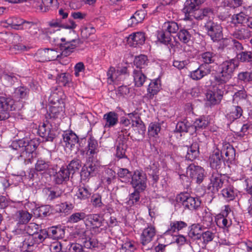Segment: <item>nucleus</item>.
I'll return each instance as SVG.
<instances>
[{"mask_svg": "<svg viewBox=\"0 0 252 252\" xmlns=\"http://www.w3.org/2000/svg\"><path fill=\"white\" fill-rule=\"evenodd\" d=\"M63 112L61 106H51L46 116L47 123H43L39 126L38 133L40 136L46 141H53L56 136V132L53 128V124H58L60 116Z\"/></svg>", "mask_w": 252, "mask_h": 252, "instance_id": "nucleus-1", "label": "nucleus"}, {"mask_svg": "<svg viewBox=\"0 0 252 252\" xmlns=\"http://www.w3.org/2000/svg\"><path fill=\"white\" fill-rule=\"evenodd\" d=\"M61 40L62 43H60V47L61 52L54 49H46L47 61L57 60L60 58V56H69L81 43L79 38L66 41L65 38H62Z\"/></svg>", "mask_w": 252, "mask_h": 252, "instance_id": "nucleus-2", "label": "nucleus"}, {"mask_svg": "<svg viewBox=\"0 0 252 252\" xmlns=\"http://www.w3.org/2000/svg\"><path fill=\"white\" fill-rule=\"evenodd\" d=\"M239 64V62L236 59L222 62L219 66L220 71L215 77L216 82L219 85L226 83L232 78Z\"/></svg>", "mask_w": 252, "mask_h": 252, "instance_id": "nucleus-3", "label": "nucleus"}, {"mask_svg": "<svg viewBox=\"0 0 252 252\" xmlns=\"http://www.w3.org/2000/svg\"><path fill=\"white\" fill-rule=\"evenodd\" d=\"M177 205H182L185 209L190 210H197L201 205L198 198L192 197L187 192H182L176 197Z\"/></svg>", "mask_w": 252, "mask_h": 252, "instance_id": "nucleus-4", "label": "nucleus"}, {"mask_svg": "<svg viewBox=\"0 0 252 252\" xmlns=\"http://www.w3.org/2000/svg\"><path fill=\"white\" fill-rule=\"evenodd\" d=\"M15 110V101L12 97L0 93V121L7 119L8 113Z\"/></svg>", "mask_w": 252, "mask_h": 252, "instance_id": "nucleus-5", "label": "nucleus"}, {"mask_svg": "<svg viewBox=\"0 0 252 252\" xmlns=\"http://www.w3.org/2000/svg\"><path fill=\"white\" fill-rule=\"evenodd\" d=\"M228 183V180L224 174L220 173L218 171H213L207 189L211 192L216 193Z\"/></svg>", "mask_w": 252, "mask_h": 252, "instance_id": "nucleus-6", "label": "nucleus"}, {"mask_svg": "<svg viewBox=\"0 0 252 252\" xmlns=\"http://www.w3.org/2000/svg\"><path fill=\"white\" fill-rule=\"evenodd\" d=\"M130 182L135 190L143 191L147 188V176L143 171L136 170L133 174Z\"/></svg>", "mask_w": 252, "mask_h": 252, "instance_id": "nucleus-7", "label": "nucleus"}, {"mask_svg": "<svg viewBox=\"0 0 252 252\" xmlns=\"http://www.w3.org/2000/svg\"><path fill=\"white\" fill-rule=\"evenodd\" d=\"M13 147L16 150H18V148H21L22 152V156L25 155L29 154V157L31 155V157H32V153L36 149V145L35 141L33 140H28L27 139H22L19 140L13 143Z\"/></svg>", "mask_w": 252, "mask_h": 252, "instance_id": "nucleus-8", "label": "nucleus"}, {"mask_svg": "<svg viewBox=\"0 0 252 252\" xmlns=\"http://www.w3.org/2000/svg\"><path fill=\"white\" fill-rule=\"evenodd\" d=\"M213 11L211 9L207 8L201 9H200L199 7L198 8H196L189 12L188 14H185L184 20L185 21H192L193 18L197 20H201L204 17H207L213 18Z\"/></svg>", "mask_w": 252, "mask_h": 252, "instance_id": "nucleus-9", "label": "nucleus"}, {"mask_svg": "<svg viewBox=\"0 0 252 252\" xmlns=\"http://www.w3.org/2000/svg\"><path fill=\"white\" fill-rule=\"evenodd\" d=\"M205 27L208 34L213 41H218L222 38V27L220 25L209 20L206 23Z\"/></svg>", "mask_w": 252, "mask_h": 252, "instance_id": "nucleus-10", "label": "nucleus"}, {"mask_svg": "<svg viewBox=\"0 0 252 252\" xmlns=\"http://www.w3.org/2000/svg\"><path fill=\"white\" fill-rule=\"evenodd\" d=\"M85 158L86 159V164L82 168L81 175H84L86 177L93 176L99 167L97 158Z\"/></svg>", "mask_w": 252, "mask_h": 252, "instance_id": "nucleus-11", "label": "nucleus"}, {"mask_svg": "<svg viewBox=\"0 0 252 252\" xmlns=\"http://www.w3.org/2000/svg\"><path fill=\"white\" fill-rule=\"evenodd\" d=\"M127 73V68L126 66L118 67L116 69L110 67L107 72L108 82L111 84L116 83L123 79V76Z\"/></svg>", "mask_w": 252, "mask_h": 252, "instance_id": "nucleus-12", "label": "nucleus"}, {"mask_svg": "<svg viewBox=\"0 0 252 252\" xmlns=\"http://www.w3.org/2000/svg\"><path fill=\"white\" fill-rule=\"evenodd\" d=\"M57 165H53L50 161L42 158H39L35 164V170L42 174L46 173L50 176L56 172Z\"/></svg>", "mask_w": 252, "mask_h": 252, "instance_id": "nucleus-13", "label": "nucleus"}, {"mask_svg": "<svg viewBox=\"0 0 252 252\" xmlns=\"http://www.w3.org/2000/svg\"><path fill=\"white\" fill-rule=\"evenodd\" d=\"M186 174L197 183L200 184L204 177V170L199 166L190 164L187 168Z\"/></svg>", "mask_w": 252, "mask_h": 252, "instance_id": "nucleus-14", "label": "nucleus"}, {"mask_svg": "<svg viewBox=\"0 0 252 252\" xmlns=\"http://www.w3.org/2000/svg\"><path fill=\"white\" fill-rule=\"evenodd\" d=\"M123 133V131H122L121 133L119 134L117 139L118 144L116 146V156L119 159L127 158L126 152L127 147L126 142L128 134L125 136Z\"/></svg>", "mask_w": 252, "mask_h": 252, "instance_id": "nucleus-15", "label": "nucleus"}, {"mask_svg": "<svg viewBox=\"0 0 252 252\" xmlns=\"http://www.w3.org/2000/svg\"><path fill=\"white\" fill-rule=\"evenodd\" d=\"M87 143L85 150L81 151L82 155L85 157L97 158L99 148L97 141L91 137L88 140Z\"/></svg>", "mask_w": 252, "mask_h": 252, "instance_id": "nucleus-16", "label": "nucleus"}, {"mask_svg": "<svg viewBox=\"0 0 252 252\" xmlns=\"http://www.w3.org/2000/svg\"><path fill=\"white\" fill-rule=\"evenodd\" d=\"M187 226V223L183 221H172L170 223L168 229L165 232V234L172 236H184V235L180 234V231L186 228Z\"/></svg>", "mask_w": 252, "mask_h": 252, "instance_id": "nucleus-17", "label": "nucleus"}, {"mask_svg": "<svg viewBox=\"0 0 252 252\" xmlns=\"http://www.w3.org/2000/svg\"><path fill=\"white\" fill-rule=\"evenodd\" d=\"M211 67L205 64H201L195 70L190 71L189 76L193 80L198 81L211 73Z\"/></svg>", "mask_w": 252, "mask_h": 252, "instance_id": "nucleus-18", "label": "nucleus"}, {"mask_svg": "<svg viewBox=\"0 0 252 252\" xmlns=\"http://www.w3.org/2000/svg\"><path fill=\"white\" fill-rule=\"evenodd\" d=\"M209 162L211 167L213 169H219L224 164V159L221 151L216 148L210 155Z\"/></svg>", "mask_w": 252, "mask_h": 252, "instance_id": "nucleus-19", "label": "nucleus"}, {"mask_svg": "<svg viewBox=\"0 0 252 252\" xmlns=\"http://www.w3.org/2000/svg\"><path fill=\"white\" fill-rule=\"evenodd\" d=\"M196 214L201 219L204 225L210 226L213 223V218L212 214L207 207L201 206L196 211Z\"/></svg>", "mask_w": 252, "mask_h": 252, "instance_id": "nucleus-20", "label": "nucleus"}, {"mask_svg": "<svg viewBox=\"0 0 252 252\" xmlns=\"http://www.w3.org/2000/svg\"><path fill=\"white\" fill-rule=\"evenodd\" d=\"M213 233L209 230L202 228L199 224H193L189 227V236H195L200 235L202 236H212Z\"/></svg>", "mask_w": 252, "mask_h": 252, "instance_id": "nucleus-21", "label": "nucleus"}, {"mask_svg": "<svg viewBox=\"0 0 252 252\" xmlns=\"http://www.w3.org/2000/svg\"><path fill=\"white\" fill-rule=\"evenodd\" d=\"M146 36L144 32H133L128 37V43L131 46L136 47L143 45L145 41Z\"/></svg>", "mask_w": 252, "mask_h": 252, "instance_id": "nucleus-22", "label": "nucleus"}, {"mask_svg": "<svg viewBox=\"0 0 252 252\" xmlns=\"http://www.w3.org/2000/svg\"><path fill=\"white\" fill-rule=\"evenodd\" d=\"M243 111L242 108L238 105H233L226 111V118L230 122H234L242 115Z\"/></svg>", "mask_w": 252, "mask_h": 252, "instance_id": "nucleus-23", "label": "nucleus"}, {"mask_svg": "<svg viewBox=\"0 0 252 252\" xmlns=\"http://www.w3.org/2000/svg\"><path fill=\"white\" fill-rule=\"evenodd\" d=\"M63 144L65 148L71 149L78 142V137L72 131L65 132L63 135Z\"/></svg>", "mask_w": 252, "mask_h": 252, "instance_id": "nucleus-24", "label": "nucleus"}, {"mask_svg": "<svg viewBox=\"0 0 252 252\" xmlns=\"http://www.w3.org/2000/svg\"><path fill=\"white\" fill-rule=\"evenodd\" d=\"M103 120L104 128L114 127L118 123V115L114 111L109 112L103 115Z\"/></svg>", "mask_w": 252, "mask_h": 252, "instance_id": "nucleus-25", "label": "nucleus"}, {"mask_svg": "<svg viewBox=\"0 0 252 252\" xmlns=\"http://www.w3.org/2000/svg\"><path fill=\"white\" fill-rule=\"evenodd\" d=\"M70 171H69L65 166H63L58 172H56L53 175L54 176V181L57 184H61L63 182H66L69 180Z\"/></svg>", "mask_w": 252, "mask_h": 252, "instance_id": "nucleus-26", "label": "nucleus"}, {"mask_svg": "<svg viewBox=\"0 0 252 252\" xmlns=\"http://www.w3.org/2000/svg\"><path fill=\"white\" fill-rule=\"evenodd\" d=\"M65 228L61 225L53 226L48 228V230H40V233L38 236H42L43 235H56L57 236H63L65 234Z\"/></svg>", "mask_w": 252, "mask_h": 252, "instance_id": "nucleus-27", "label": "nucleus"}, {"mask_svg": "<svg viewBox=\"0 0 252 252\" xmlns=\"http://www.w3.org/2000/svg\"><path fill=\"white\" fill-rule=\"evenodd\" d=\"M223 187L221 191L223 197L227 201L233 200L237 196V190L229 183Z\"/></svg>", "mask_w": 252, "mask_h": 252, "instance_id": "nucleus-28", "label": "nucleus"}, {"mask_svg": "<svg viewBox=\"0 0 252 252\" xmlns=\"http://www.w3.org/2000/svg\"><path fill=\"white\" fill-rule=\"evenodd\" d=\"M223 94V91L221 89H219L216 92L208 91L206 94V99L210 104L215 105L220 101Z\"/></svg>", "mask_w": 252, "mask_h": 252, "instance_id": "nucleus-29", "label": "nucleus"}, {"mask_svg": "<svg viewBox=\"0 0 252 252\" xmlns=\"http://www.w3.org/2000/svg\"><path fill=\"white\" fill-rule=\"evenodd\" d=\"M85 223L91 228H98L101 224V219L98 214L86 215Z\"/></svg>", "mask_w": 252, "mask_h": 252, "instance_id": "nucleus-30", "label": "nucleus"}, {"mask_svg": "<svg viewBox=\"0 0 252 252\" xmlns=\"http://www.w3.org/2000/svg\"><path fill=\"white\" fill-rule=\"evenodd\" d=\"M54 0H41V3H40L38 0H34L33 6L40 12H47L51 9Z\"/></svg>", "mask_w": 252, "mask_h": 252, "instance_id": "nucleus-31", "label": "nucleus"}, {"mask_svg": "<svg viewBox=\"0 0 252 252\" xmlns=\"http://www.w3.org/2000/svg\"><path fill=\"white\" fill-rule=\"evenodd\" d=\"M209 124V118L208 116H202L196 119L191 127L193 133L197 132L200 129L205 128Z\"/></svg>", "mask_w": 252, "mask_h": 252, "instance_id": "nucleus-32", "label": "nucleus"}, {"mask_svg": "<svg viewBox=\"0 0 252 252\" xmlns=\"http://www.w3.org/2000/svg\"><path fill=\"white\" fill-rule=\"evenodd\" d=\"M252 32L249 28L244 26L236 29L232 33V35L234 38L238 39L245 40L251 37Z\"/></svg>", "mask_w": 252, "mask_h": 252, "instance_id": "nucleus-33", "label": "nucleus"}, {"mask_svg": "<svg viewBox=\"0 0 252 252\" xmlns=\"http://www.w3.org/2000/svg\"><path fill=\"white\" fill-rule=\"evenodd\" d=\"M15 217L18 223L26 224L30 221L32 217V215L27 211L20 210L16 213Z\"/></svg>", "mask_w": 252, "mask_h": 252, "instance_id": "nucleus-34", "label": "nucleus"}, {"mask_svg": "<svg viewBox=\"0 0 252 252\" xmlns=\"http://www.w3.org/2000/svg\"><path fill=\"white\" fill-rule=\"evenodd\" d=\"M23 23V19L16 17H11L2 21L1 24L5 27H11L14 29L20 30L21 25Z\"/></svg>", "mask_w": 252, "mask_h": 252, "instance_id": "nucleus-35", "label": "nucleus"}, {"mask_svg": "<svg viewBox=\"0 0 252 252\" xmlns=\"http://www.w3.org/2000/svg\"><path fill=\"white\" fill-rule=\"evenodd\" d=\"M161 88L160 80L159 79H156L152 80L148 86L147 89L148 94H149V97L152 98L153 97L157 94Z\"/></svg>", "mask_w": 252, "mask_h": 252, "instance_id": "nucleus-36", "label": "nucleus"}, {"mask_svg": "<svg viewBox=\"0 0 252 252\" xmlns=\"http://www.w3.org/2000/svg\"><path fill=\"white\" fill-rule=\"evenodd\" d=\"M92 193V189L88 186H80L75 194L77 198L80 200H85L88 199Z\"/></svg>", "mask_w": 252, "mask_h": 252, "instance_id": "nucleus-37", "label": "nucleus"}, {"mask_svg": "<svg viewBox=\"0 0 252 252\" xmlns=\"http://www.w3.org/2000/svg\"><path fill=\"white\" fill-rule=\"evenodd\" d=\"M133 77L135 85L137 87H140L143 86L147 79V77L142 70L139 69H135L133 70Z\"/></svg>", "mask_w": 252, "mask_h": 252, "instance_id": "nucleus-38", "label": "nucleus"}, {"mask_svg": "<svg viewBox=\"0 0 252 252\" xmlns=\"http://www.w3.org/2000/svg\"><path fill=\"white\" fill-rule=\"evenodd\" d=\"M204 1V0H187L184 4V7L182 11L184 14L190 12L196 8H198L199 5Z\"/></svg>", "mask_w": 252, "mask_h": 252, "instance_id": "nucleus-39", "label": "nucleus"}, {"mask_svg": "<svg viewBox=\"0 0 252 252\" xmlns=\"http://www.w3.org/2000/svg\"><path fill=\"white\" fill-rule=\"evenodd\" d=\"M199 153L198 144L197 143H193L190 147L188 148L186 158L188 160L192 161L198 156Z\"/></svg>", "mask_w": 252, "mask_h": 252, "instance_id": "nucleus-40", "label": "nucleus"}, {"mask_svg": "<svg viewBox=\"0 0 252 252\" xmlns=\"http://www.w3.org/2000/svg\"><path fill=\"white\" fill-rule=\"evenodd\" d=\"M249 16L243 12L234 14L231 18V22L234 25L241 24L245 25L248 23Z\"/></svg>", "mask_w": 252, "mask_h": 252, "instance_id": "nucleus-41", "label": "nucleus"}, {"mask_svg": "<svg viewBox=\"0 0 252 252\" xmlns=\"http://www.w3.org/2000/svg\"><path fill=\"white\" fill-rule=\"evenodd\" d=\"M161 130V125L158 123H151L148 126V134L151 137H158V133Z\"/></svg>", "mask_w": 252, "mask_h": 252, "instance_id": "nucleus-42", "label": "nucleus"}, {"mask_svg": "<svg viewBox=\"0 0 252 252\" xmlns=\"http://www.w3.org/2000/svg\"><path fill=\"white\" fill-rule=\"evenodd\" d=\"M57 210L60 213L64 215L70 213L74 208V205L70 202H65L62 203L57 206Z\"/></svg>", "mask_w": 252, "mask_h": 252, "instance_id": "nucleus-43", "label": "nucleus"}, {"mask_svg": "<svg viewBox=\"0 0 252 252\" xmlns=\"http://www.w3.org/2000/svg\"><path fill=\"white\" fill-rule=\"evenodd\" d=\"M149 63L148 58L146 55H140L136 57L134 61V63L136 67V69L141 70L144 68Z\"/></svg>", "mask_w": 252, "mask_h": 252, "instance_id": "nucleus-44", "label": "nucleus"}, {"mask_svg": "<svg viewBox=\"0 0 252 252\" xmlns=\"http://www.w3.org/2000/svg\"><path fill=\"white\" fill-rule=\"evenodd\" d=\"M191 127V124L187 121H184L183 122H179L177 123L176 129L177 131L179 132H186L193 134L192 129Z\"/></svg>", "mask_w": 252, "mask_h": 252, "instance_id": "nucleus-45", "label": "nucleus"}, {"mask_svg": "<svg viewBox=\"0 0 252 252\" xmlns=\"http://www.w3.org/2000/svg\"><path fill=\"white\" fill-rule=\"evenodd\" d=\"M216 54L211 52H206L201 55V61L203 64L208 65L214 63L216 59Z\"/></svg>", "mask_w": 252, "mask_h": 252, "instance_id": "nucleus-46", "label": "nucleus"}, {"mask_svg": "<svg viewBox=\"0 0 252 252\" xmlns=\"http://www.w3.org/2000/svg\"><path fill=\"white\" fill-rule=\"evenodd\" d=\"M86 218V214L84 212H75L68 218L67 222L70 223H77L81 220H84Z\"/></svg>", "mask_w": 252, "mask_h": 252, "instance_id": "nucleus-47", "label": "nucleus"}, {"mask_svg": "<svg viewBox=\"0 0 252 252\" xmlns=\"http://www.w3.org/2000/svg\"><path fill=\"white\" fill-rule=\"evenodd\" d=\"M29 90L25 87L20 86L15 89L13 93V97L17 99L25 98L29 94Z\"/></svg>", "mask_w": 252, "mask_h": 252, "instance_id": "nucleus-48", "label": "nucleus"}, {"mask_svg": "<svg viewBox=\"0 0 252 252\" xmlns=\"http://www.w3.org/2000/svg\"><path fill=\"white\" fill-rule=\"evenodd\" d=\"M118 175L123 182L129 183L133 174L126 168H120L118 172Z\"/></svg>", "mask_w": 252, "mask_h": 252, "instance_id": "nucleus-49", "label": "nucleus"}, {"mask_svg": "<svg viewBox=\"0 0 252 252\" xmlns=\"http://www.w3.org/2000/svg\"><path fill=\"white\" fill-rule=\"evenodd\" d=\"M63 93L60 88L54 87L51 90V93L49 97L51 102L55 103L56 101H59V100L62 98V95Z\"/></svg>", "mask_w": 252, "mask_h": 252, "instance_id": "nucleus-50", "label": "nucleus"}, {"mask_svg": "<svg viewBox=\"0 0 252 252\" xmlns=\"http://www.w3.org/2000/svg\"><path fill=\"white\" fill-rule=\"evenodd\" d=\"M82 242L84 247L87 249L97 247L98 244L96 237H82Z\"/></svg>", "mask_w": 252, "mask_h": 252, "instance_id": "nucleus-51", "label": "nucleus"}, {"mask_svg": "<svg viewBox=\"0 0 252 252\" xmlns=\"http://www.w3.org/2000/svg\"><path fill=\"white\" fill-rule=\"evenodd\" d=\"M236 59L241 62H250L252 61V52L251 51H241L239 53H237Z\"/></svg>", "mask_w": 252, "mask_h": 252, "instance_id": "nucleus-52", "label": "nucleus"}, {"mask_svg": "<svg viewBox=\"0 0 252 252\" xmlns=\"http://www.w3.org/2000/svg\"><path fill=\"white\" fill-rule=\"evenodd\" d=\"M215 221L218 226L220 227H227L231 224V222L224 217L223 215L219 214L215 219Z\"/></svg>", "mask_w": 252, "mask_h": 252, "instance_id": "nucleus-53", "label": "nucleus"}, {"mask_svg": "<svg viewBox=\"0 0 252 252\" xmlns=\"http://www.w3.org/2000/svg\"><path fill=\"white\" fill-rule=\"evenodd\" d=\"M1 77L6 82V85L12 86L14 83L17 81V77L13 73H4L3 72L2 73Z\"/></svg>", "mask_w": 252, "mask_h": 252, "instance_id": "nucleus-54", "label": "nucleus"}, {"mask_svg": "<svg viewBox=\"0 0 252 252\" xmlns=\"http://www.w3.org/2000/svg\"><path fill=\"white\" fill-rule=\"evenodd\" d=\"M225 150V156L227 158L228 160H233L235 158V150L230 144H225L224 146Z\"/></svg>", "mask_w": 252, "mask_h": 252, "instance_id": "nucleus-55", "label": "nucleus"}, {"mask_svg": "<svg viewBox=\"0 0 252 252\" xmlns=\"http://www.w3.org/2000/svg\"><path fill=\"white\" fill-rule=\"evenodd\" d=\"M145 14L142 10L136 11L131 17L132 24L136 25L141 23L145 18Z\"/></svg>", "mask_w": 252, "mask_h": 252, "instance_id": "nucleus-56", "label": "nucleus"}, {"mask_svg": "<svg viewBox=\"0 0 252 252\" xmlns=\"http://www.w3.org/2000/svg\"><path fill=\"white\" fill-rule=\"evenodd\" d=\"M158 38L161 43L166 45L169 44L171 41V34L166 32H159L158 35Z\"/></svg>", "mask_w": 252, "mask_h": 252, "instance_id": "nucleus-57", "label": "nucleus"}, {"mask_svg": "<svg viewBox=\"0 0 252 252\" xmlns=\"http://www.w3.org/2000/svg\"><path fill=\"white\" fill-rule=\"evenodd\" d=\"M177 35L179 40L184 43H188L190 40L191 35L187 30H181Z\"/></svg>", "mask_w": 252, "mask_h": 252, "instance_id": "nucleus-58", "label": "nucleus"}, {"mask_svg": "<svg viewBox=\"0 0 252 252\" xmlns=\"http://www.w3.org/2000/svg\"><path fill=\"white\" fill-rule=\"evenodd\" d=\"M65 166L69 171H70V173L73 174L81 167V161L79 159H74L71 160L67 166Z\"/></svg>", "mask_w": 252, "mask_h": 252, "instance_id": "nucleus-59", "label": "nucleus"}, {"mask_svg": "<svg viewBox=\"0 0 252 252\" xmlns=\"http://www.w3.org/2000/svg\"><path fill=\"white\" fill-rule=\"evenodd\" d=\"M164 27L166 28L167 33H175L179 30V26L177 23L171 21L165 23L164 24Z\"/></svg>", "mask_w": 252, "mask_h": 252, "instance_id": "nucleus-60", "label": "nucleus"}, {"mask_svg": "<svg viewBox=\"0 0 252 252\" xmlns=\"http://www.w3.org/2000/svg\"><path fill=\"white\" fill-rule=\"evenodd\" d=\"M34 58L35 60L38 62H47L46 49L38 50Z\"/></svg>", "mask_w": 252, "mask_h": 252, "instance_id": "nucleus-61", "label": "nucleus"}, {"mask_svg": "<svg viewBox=\"0 0 252 252\" xmlns=\"http://www.w3.org/2000/svg\"><path fill=\"white\" fill-rule=\"evenodd\" d=\"M132 126H133L137 127L139 133L142 135H144L146 131V126L143 122L139 119V118L135 121L132 120Z\"/></svg>", "mask_w": 252, "mask_h": 252, "instance_id": "nucleus-62", "label": "nucleus"}, {"mask_svg": "<svg viewBox=\"0 0 252 252\" xmlns=\"http://www.w3.org/2000/svg\"><path fill=\"white\" fill-rule=\"evenodd\" d=\"M251 128H252V123L251 122H247L243 124L240 130L236 133V135L240 138L243 137L249 133L248 130Z\"/></svg>", "mask_w": 252, "mask_h": 252, "instance_id": "nucleus-63", "label": "nucleus"}, {"mask_svg": "<svg viewBox=\"0 0 252 252\" xmlns=\"http://www.w3.org/2000/svg\"><path fill=\"white\" fill-rule=\"evenodd\" d=\"M48 199L50 200H53L55 199L60 197L62 195V191L57 188L48 189Z\"/></svg>", "mask_w": 252, "mask_h": 252, "instance_id": "nucleus-64", "label": "nucleus"}]
</instances>
